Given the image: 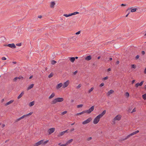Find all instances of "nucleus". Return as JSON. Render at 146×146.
I'll list each match as a JSON object with an SVG mask.
<instances>
[{"mask_svg":"<svg viewBox=\"0 0 146 146\" xmlns=\"http://www.w3.org/2000/svg\"><path fill=\"white\" fill-rule=\"evenodd\" d=\"M108 71H110L111 70V69L110 68H109L108 69Z\"/></svg>","mask_w":146,"mask_h":146,"instance_id":"nucleus-61","label":"nucleus"},{"mask_svg":"<svg viewBox=\"0 0 146 146\" xmlns=\"http://www.w3.org/2000/svg\"><path fill=\"white\" fill-rule=\"evenodd\" d=\"M57 102H60L63 101L64 99L62 98H56Z\"/></svg>","mask_w":146,"mask_h":146,"instance_id":"nucleus-13","label":"nucleus"},{"mask_svg":"<svg viewBox=\"0 0 146 146\" xmlns=\"http://www.w3.org/2000/svg\"><path fill=\"white\" fill-rule=\"evenodd\" d=\"M33 112H31L30 113H29L27 114H26V116H27L29 115H31V114H32L33 113Z\"/></svg>","mask_w":146,"mask_h":146,"instance_id":"nucleus-41","label":"nucleus"},{"mask_svg":"<svg viewBox=\"0 0 146 146\" xmlns=\"http://www.w3.org/2000/svg\"><path fill=\"white\" fill-rule=\"evenodd\" d=\"M34 86L33 84H32L28 86L27 88V90H29L33 88Z\"/></svg>","mask_w":146,"mask_h":146,"instance_id":"nucleus-17","label":"nucleus"},{"mask_svg":"<svg viewBox=\"0 0 146 146\" xmlns=\"http://www.w3.org/2000/svg\"><path fill=\"white\" fill-rule=\"evenodd\" d=\"M73 141V139H71L69 140L66 143V145L71 143Z\"/></svg>","mask_w":146,"mask_h":146,"instance_id":"nucleus-25","label":"nucleus"},{"mask_svg":"<svg viewBox=\"0 0 146 146\" xmlns=\"http://www.w3.org/2000/svg\"><path fill=\"white\" fill-rule=\"evenodd\" d=\"M27 117L26 115H23L21 117H20V119L23 118L24 117Z\"/></svg>","mask_w":146,"mask_h":146,"instance_id":"nucleus-37","label":"nucleus"},{"mask_svg":"<svg viewBox=\"0 0 146 146\" xmlns=\"http://www.w3.org/2000/svg\"><path fill=\"white\" fill-rule=\"evenodd\" d=\"M106 112V110H104L101 114L97 116V117L100 119V118L102 117L104 114H105Z\"/></svg>","mask_w":146,"mask_h":146,"instance_id":"nucleus-6","label":"nucleus"},{"mask_svg":"<svg viewBox=\"0 0 146 146\" xmlns=\"http://www.w3.org/2000/svg\"><path fill=\"white\" fill-rule=\"evenodd\" d=\"M55 130V128L54 127H52L49 129L48 130V133L50 135L53 133Z\"/></svg>","mask_w":146,"mask_h":146,"instance_id":"nucleus-5","label":"nucleus"},{"mask_svg":"<svg viewBox=\"0 0 146 146\" xmlns=\"http://www.w3.org/2000/svg\"><path fill=\"white\" fill-rule=\"evenodd\" d=\"M55 94L54 93H52L50 96L49 97V99H51L55 96Z\"/></svg>","mask_w":146,"mask_h":146,"instance_id":"nucleus-23","label":"nucleus"},{"mask_svg":"<svg viewBox=\"0 0 146 146\" xmlns=\"http://www.w3.org/2000/svg\"><path fill=\"white\" fill-rule=\"evenodd\" d=\"M56 63V62L54 60H52L51 61V63L52 64L54 65Z\"/></svg>","mask_w":146,"mask_h":146,"instance_id":"nucleus-31","label":"nucleus"},{"mask_svg":"<svg viewBox=\"0 0 146 146\" xmlns=\"http://www.w3.org/2000/svg\"><path fill=\"white\" fill-rule=\"evenodd\" d=\"M48 140H46L44 142L43 141L42 143L44 145L46 144L48 142Z\"/></svg>","mask_w":146,"mask_h":146,"instance_id":"nucleus-38","label":"nucleus"},{"mask_svg":"<svg viewBox=\"0 0 146 146\" xmlns=\"http://www.w3.org/2000/svg\"><path fill=\"white\" fill-rule=\"evenodd\" d=\"M18 79L17 78V77H15L13 80V81L14 82H16Z\"/></svg>","mask_w":146,"mask_h":146,"instance_id":"nucleus-39","label":"nucleus"},{"mask_svg":"<svg viewBox=\"0 0 146 146\" xmlns=\"http://www.w3.org/2000/svg\"><path fill=\"white\" fill-rule=\"evenodd\" d=\"M144 83V81H142L140 83H137L135 84V87L138 88L139 86H141Z\"/></svg>","mask_w":146,"mask_h":146,"instance_id":"nucleus-9","label":"nucleus"},{"mask_svg":"<svg viewBox=\"0 0 146 146\" xmlns=\"http://www.w3.org/2000/svg\"><path fill=\"white\" fill-rule=\"evenodd\" d=\"M69 82L68 80L67 81L65 82H64L62 86L63 88H65L67 87L69 85Z\"/></svg>","mask_w":146,"mask_h":146,"instance_id":"nucleus-8","label":"nucleus"},{"mask_svg":"<svg viewBox=\"0 0 146 146\" xmlns=\"http://www.w3.org/2000/svg\"><path fill=\"white\" fill-rule=\"evenodd\" d=\"M144 73L145 74H146V68H145V70H144Z\"/></svg>","mask_w":146,"mask_h":146,"instance_id":"nucleus-57","label":"nucleus"},{"mask_svg":"<svg viewBox=\"0 0 146 146\" xmlns=\"http://www.w3.org/2000/svg\"><path fill=\"white\" fill-rule=\"evenodd\" d=\"M55 5V3L54 1H52L51 2L50 7L51 8H53Z\"/></svg>","mask_w":146,"mask_h":146,"instance_id":"nucleus-20","label":"nucleus"},{"mask_svg":"<svg viewBox=\"0 0 146 146\" xmlns=\"http://www.w3.org/2000/svg\"><path fill=\"white\" fill-rule=\"evenodd\" d=\"M68 130H66V131H62L58 135V137H60V136H62L65 133L67 132Z\"/></svg>","mask_w":146,"mask_h":146,"instance_id":"nucleus-12","label":"nucleus"},{"mask_svg":"<svg viewBox=\"0 0 146 146\" xmlns=\"http://www.w3.org/2000/svg\"><path fill=\"white\" fill-rule=\"evenodd\" d=\"M126 5H127L126 4H122L121 5V6H126Z\"/></svg>","mask_w":146,"mask_h":146,"instance_id":"nucleus-53","label":"nucleus"},{"mask_svg":"<svg viewBox=\"0 0 146 146\" xmlns=\"http://www.w3.org/2000/svg\"><path fill=\"white\" fill-rule=\"evenodd\" d=\"M139 55H137V56H136L135 58V59H136V60H137V59L138 58H139Z\"/></svg>","mask_w":146,"mask_h":146,"instance_id":"nucleus-46","label":"nucleus"},{"mask_svg":"<svg viewBox=\"0 0 146 146\" xmlns=\"http://www.w3.org/2000/svg\"><path fill=\"white\" fill-rule=\"evenodd\" d=\"M131 68H136V66L134 64H132L131 65Z\"/></svg>","mask_w":146,"mask_h":146,"instance_id":"nucleus-40","label":"nucleus"},{"mask_svg":"<svg viewBox=\"0 0 146 146\" xmlns=\"http://www.w3.org/2000/svg\"><path fill=\"white\" fill-rule=\"evenodd\" d=\"M94 88L93 87H92L91 88V89H90L88 91V93H90L91 92H92L93 90H94Z\"/></svg>","mask_w":146,"mask_h":146,"instance_id":"nucleus-33","label":"nucleus"},{"mask_svg":"<svg viewBox=\"0 0 146 146\" xmlns=\"http://www.w3.org/2000/svg\"><path fill=\"white\" fill-rule=\"evenodd\" d=\"M83 106V104H80L77 106V108H81Z\"/></svg>","mask_w":146,"mask_h":146,"instance_id":"nucleus-35","label":"nucleus"},{"mask_svg":"<svg viewBox=\"0 0 146 146\" xmlns=\"http://www.w3.org/2000/svg\"><path fill=\"white\" fill-rule=\"evenodd\" d=\"M78 72V71L77 70H76V71H75L73 74L74 75H75V74H76Z\"/></svg>","mask_w":146,"mask_h":146,"instance_id":"nucleus-55","label":"nucleus"},{"mask_svg":"<svg viewBox=\"0 0 146 146\" xmlns=\"http://www.w3.org/2000/svg\"><path fill=\"white\" fill-rule=\"evenodd\" d=\"M100 119L96 116L94 119L93 123L94 124H97L99 121Z\"/></svg>","mask_w":146,"mask_h":146,"instance_id":"nucleus-7","label":"nucleus"},{"mask_svg":"<svg viewBox=\"0 0 146 146\" xmlns=\"http://www.w3.org/2000/svg\"><path fill=\"white\" fill-rule=\"evenodd\" d=\"M1 59L2 60H6V58L5 57H3L1 58Z\"/></svg>","mask_w":146,"mask_h":146,"instance_id":"nucleus-47","label":"nucleus"},{"mask_svg":"<svg viewBox=\"0 0 146 146\" xmlns=\"http://www.w3.org/2000/svg\"><path fill=\"white\" fill-rule=\"evenodd\" d=\"M135 111H136V110H135V109L134 108L133 109V110L131 112L132 113L133 112Z\"/></svg>","mask_w":146,"mask_h":146,"instance_id":"nucleus-58","label":"nucleus"},{"mask_svg":"<svg viewBox=\"0 0 146 146\" xmlns=\"http://www.w3.org/2000/svg\"><path fill=\"white\" fill-rule=\"evenodd\" d=\"M139 132V130H137L136 131L133 132L132 133L130 134V135H128L126 138H125L124 139V140L126 139L127 138L129 137L130 136L134 135L135 134L138 133V132Z\"/></svg>","mask_w":146,"mask_h":146,"instance_id":"nucleus-3","label":"nucleus"},{"mask_svg":"<svg viewBox=\"0 0 146 146\" xmlns=\"http://www.w3.org/2000/svg\"><path fill=\"white\" fill-rule=\"evenodd\" d=\"M119 63V61H117L116 62V64H118Z\"/></svg>","mask_w":146,"mask_h":146,"instance_id":"nucleus-59","label":"nucleus"},{"mask_svg":"<svg viewBox=\"0 0 146 146\" xmlns=\"http://www.w3.org/2000/svg\"><path fill=\"white\" fill-rule=\"evenodd\" d=\"M62 86H63L62 84L61 83L58 84L56 86L57 89H58L60 88V87H61Z\"/></svg>","mask_w":146,"mask_h":146,"instance_id":"nucleus-16","label":"nucleus"},{"mask_svg":"<svg viewBox=\"0 0 146 146\" xmlns=\"http://www.w3.org/2000/svg\"><path fill=\"white\" fill-rule=\"evenodd\" d=\"M24 94V92H21V93L20 94L19 96L17 97V98L18 99H19L21 98L23 95Z\"/></svg>","mask_w":146,"mask_h":146,"instance_id":"nucleus-18","label":"nucleus"},{"mask_svg":"<svg viewBox=\"0 0 146 146\" xmlns=\"http://www.w3.org/2000/svg\"><path fill=\"white\" fill-rule=\"evenodd\" d=\"M141 53L142 54L144 55L145 54V52L144 51H142L141 52Z\"/></svg>","mask_w":146,"mask_h":146,"instance_id":"nucleus-52","label":"nucleus"},{"mask_svg":"<svg viewBox=\"0 0 146 146\" xmlns=\"http://www.w3.org/2000/svg\"><path fill=\"white\" fill-rule=\"evenodd\" d=\"M14 100H10V101H9V102H7V103L5 104V106H7L10 104H11L13 102H14Z\"/></svg>","mask_w":146,"mask_h":146,"instance_id":"nucleus-15","label":"nucleus"},{"mask_svg":"<svg viewBox=\"0 0 146 146\" xmlns=\"http://www.w3.org/2000/svg\"><path fill=\"white\" fill-rule=\"evenodd\" d=\"M33 77V76H31L29 78L30 79H31Z\"/></svg>","mask_w":146,"mask_h":146,"instance_id":"nucleus-63","label":"nucleus"},{"mask_svg":"<svg viewBox=\"0 0 146 146\" xmlns=\"http://www.w3.org/2000/svg\"><path fill=\"white\" fill-rule=\"evenodd\" d=\"M16 45L18 46H20L21 45V43H17L16 44Z\"/></svg>","mask_w":146,"mask_h":146,"instance_id":"nucleus-45","label":"nucleus"},{"mask_svg":"<svg viewBox=\"0 0 146 146\" xmlns=\"http://www.w3.org/2000/svg\"><path fill=\"white\" fill-rule=\"evenodd\" d=\"M92 120L91 117H90L86 120L83 121L82 122V124L83 125H85L89 123Z\"/></svg>","mask_w":146,"mask_h":146,"instance_id":"nucleus-1","label":"nucleus"},{"mask_svg":"<svg viewBox=\"0 0 146 146\" xmlns=\"http://www.w3.org/2000/svg\"><path fill=\"white\" fill-rule=\"evenodd\" d=\"M66 144H62V145H60V146H66Z\"/></svg>","mask_w":146,"mask_h":146,"instance_id":"nucleus-54","label":"nucleus"},{"mask_svg":"<svg viewBox=\"0 0 146 146\" xmlns=\"http://www.w3.org/2000/svg\"><path fill=\"white\" fill-rule=\"evenodd\" d=\"M142 98H143V99L144 100H146V93L144 94H143L142 95Z\"/></svg>","mask_w":146,"mask_h":146,"instance_id":"nucleus-28","label":"nucleus"},{"mask_svg":"<svg viewBox=\"0 0 146 146\" xmlns=\"http://www.w3.org/2000/svg\"><path fill=\"white\" fill-rule=\"evenodd\" d=\"M79 13L77 12H74L73 13H71V16L72 15H75L77 14H78Z\"/></svg>","mask_w":146,"mask_h":146,"instance_id":"nucleus-32","label":"nucleus"},{"mask_svg":"<svg viewBox=\"0 0 146 146\" xmlns=\"http://www.w3.org/2000/svg\"><path fill=\"white\" fill-rule=\"evenodd\" d=\"M57 102V99L56 98L53 101L51 102V104H54L56 103Z\"/></svg>","mask_w":146,"mask_h":146,"instance_id":"nucleus-19","label":"nucleus"},{"mask_svg":"<svg viewBox=\"0 0 146 146\" xmlns=\"http://www.w3.org/2000/svg\"><path fill=\"white\" fill-rule=\"evenodd\" d=\"M125 96L127 97H129V93L127 92H126L125 94Z\"/></svg>","mask_w":146,"mask_h":146,"instance_id":"nucleus-36","label":"nucleus"},{"mask_svg":"<svg viewBox=\"0 0 146 146\" xmlns=\"http://www.w3.org/2000/svg\"><path fill=\"white\" fill-rule=\"evenodd\" d=\"M42 17L41 15H39L38 16V17L39 18H42Z\"/></svg>","mask_w":146,"mask_h":146,"instance_id":"nucleus-60","label":"nucleus"},{"mask_svg":"<svg viewBox=\"0 0 146 146\" xmlns=\"http://www.w3.org/2000/svg\"><path fill=\"white\" fill-rule=\"evenodd\" d=\"M44 141V140H42L40 141L37 142L34 144L33 145V146H38L42 144Z\"/></svg>","mask_w":146,"mask_h":146,"instance_id":"nucleus-4","label":"nucleus"},{"mask_svg":"<svg viewBox=\"0 0 146 146\" xmlns=\"http://www.w3.org/2000/svg\"><path fill=\"white\" fill-rule=\"evenodd\" d=\"M70 59L71 62H73L75 60V58L74 57H70Z\"/></svg>","mask_w":146,"mask_h":146,"instance_id":"nucleus-24","label":"nucleus"},{"mask_svg":"<svg viewBox=\"0 0 146 146\" xmlns=\"http://www.w3.org/2000/svg\"><path fill=\"white\" fill-rule=\"evenodd\" d=\"M135 80H133L132 81H131V83L132 84H133L134 83V82H135Z\"/></svg>","mask_w":146,"mask_h":146,"instance_id":"nucleus-56","label":"nucleus"},{"mask_svg":"<svg viewBox=\"0 0 146 146\" xmlns=\"http://www.w3.org/2000/svg\"><path fill=\"white\" fill-rule=\"evenodd\" d=\"M23 77L21 76H20L19 77H17V78L19 79L23 80Z\"/></svg>","mask_w":146,"mask_h":146,"instance_id":"nucleus-34","label":"nucleus"},{"mask_svg":"<svg viewBox=\"0 0 146 146\" xmlns=\"http://www.w3.org/2000/svg\"><path fill=\"white\" fill-rule=\"evenodd\" d=\"M104 85V83H101V84H100V87H102Z\"/></svg>","mask_w":146,"mask_h":146,"instance_id":"nucleus-43","label":"nucleus"},{"mask_svg":"<svg viewBox=\"0 0 146 146\" xmlns=\"http://www.w3.org/2000/svg\"><path fill=\"white\" fill-rule=\"evenodd\" d=\"M92 139V137H89L87 139V140L88 141H89L90 140H91Z\"/></svg>","mask_w":146,"mask_h":146,"instance_id":"nucleus-49","label":"nucleus"},{"mask_svg":"<svg viewBox=\"0 0 146 146\" xmlns=\"http://www.w3.org/2000/svg\"><path fill=\"white\" fill-rule=\"evenodd\" d=\"M54 75L52 73H51L48 76V77L49 78L52 77Z\"/></svg>","mask_w":146,"mask_h":146,"instance_id":"nucleus-29","label":"nucleus"},{"mask_svg":"<svg viewBox=\"0 0 146 146\" xmlns=\"http://www.w3.org/2000/svg\"><path fill=\"white\" fill-rule=\"evenodd\" d=\"M63 16H65V17H69V16H71V13L69 14L68 15L66 14H64L63 15Z\"/></svg>","mask_w":146,"mask_h":146,"instance_id":"nucleus-27","label":"nucleus"},{"mask_svg":"<svg viewBox=\"0 0 146 146\" xmlns=\"http://www.w3.org/2000/svg\"><path fill=\"white\" fill-rule=\"evenodd\" d=\"M85 113H86L85 110L83 111H82L81 112L77 113L76 115H81V114H83Z\"/></svg>","mask_w":146,"mask_h":146,"instance_id":"nucleus-22","label":"nucleus"},{"mask_svg":"<svg viewBox=\"0 0 146 146\" xmlns=\"http://www.w3.org/2000/svg\"><path fill=\"white\" fill-rule=\"evenodd\" d=\"M5 126V124H2V128H3V127H4Z\"/></svg>","mask_w":146,"mask_h":146,"instance_id":"nucleus-64","label":"nucleus"},{"mask_svg":"<svg viewBox=\"0 0 146 146\" xmlns=\"http://www.w3.org/2000/svg\"><path fill=\"white\" fill-rule=\"evenodd\" d=\"M74 128H72L70 130V131H74Z\"/></svg>","mask_w":146,"mask_h":146,"instance_id":"nucleus-62","label":"nucleus"},{"mask_svg":"<svg viewBox=\"0 0 146 146\" xmlns=\"http://www.w3.org/2000/svg\"><path fill=\"white\" fill-rule=\"evenodd\" d=\"M92 57L91 56L89 55L87 56L85 58V59L87 60H89L91 59Z\"/></svg>","mask_w":146,"mask_h":146,"instance_id":"nucleus-21","label":"nucleus"},{"mask_svg":"<svg viewBox=\"0 0 146 146\" xmlns=\"http://www.w3.org/2000/svg\"><path fill=\"white\" fill-rule=\"evenodd\" d=\"M108 76H106L103 79L104 80H107V79L108 78Z\"/></svg>","mask_w":146,"mask_h":146,"instance_id":"nucleus-50","label":"nucleus"},{"mask_svg":"<svg viewBox=\"0 0 146 146\" xmlns=\"http://www.w3.org/2000/svg\"><path fill=\"white\" fill-rule=\"evenodd\" d=\"M114 92V91L112 90H109L107 94L108 96L110 95L111 94L113 93Z\"/></svg>","mask_w":146,"mask_h":146,"instance_id":"nucleus-14","label":"nucleus"},{"mask_svg":"<svg viewBox=\"0 0 146 146\" xmlns=\"http://www.w3.org/2000/svg\"><path fill=\"white\" fill-rule=\"evenodd\" d=\"M80 33V31H79L78 32L76 33V35H78Z\"/></svg>","mask_w":146,"mask_h":146,"instance_id":"nucleus-48","label":"nucleus"},{"mask_svg":"<svg viewBox=\"0 0 146 146\" xmlns=\"http://www.w3.org/2000/svg\"><path fill=\"white\" fill-rule=\"evenodd\" d=\"M35 104L34 102L33 101L32 102H31L29 104V106H32L34 105Z\"/></svg>","mask_w":146,"mask_h":146,"instance_id":"nucleus-26","label":"nucleus"},{"mask_svg":"<svg viewBox=\"0 0 146 146\" xmlns=\"http://www.w3.org/2000/svg\"><path fill=\"white\" fill-rule=\"evenodd\" d=\"M7 46L12 48H15L16 46L14 43L8 44Z\"/></svg>","mask_w":146,"mask_h":146,"instance_id":"nucleus-10","label":"nucleus"},{"mask_svg":"<svg viewBox=\"0 0 146 146\" xmlns=\"http://www.w3.org/2000/svg\"><path fill=\"white\" fill-rule=\"evenodd\" d=\"M21 119L19 118L17 119L15 121V122H17L18 121H19V120H20Z\"/></svg>","mask_w":146,"mask_h":146,"instance_id":"nucleus-51","label":"nucleus"},{"mask_svg":"<svg viewBox=\"0 0 146 146\" xmlns=\"http://www.w3.org/2000/svg\"><path fill=\"white\" fill-rule=\"evenodd\" d=\"M67 112V111H65L63 112H62V115H64Z\"/></svg>","mask_w":146,"mask_h":146,"instance_id":"nucleus-44","label":"nucleus"},{"mask_svg":"<svg viewBox=\"0 0 146 146\" xmlns=\"http://www.w3.org/2000/svg\"><path fill=\"white\" fill-rule=\"evenodd\" d=\"M137 10V9L136 8H134L131 9V12H135L136 10Z\"/></svg>","mask_w":146,"mask_h":146,"instance_id":"nucleus-30","label":"nucleus"},{"mask_svg":"<svg viewBox=\"0 0 146 146\" xmlns=\"http://www.w3.org/2000/svg\"><path fill=\"white\" fill-rule=\"evenodd\" d=\"M121 118V116L119 115H117L114 118V120H120Z\"/></svg>","mask_w":146,"mask_h":146,"instance_id":"nucleus-11","label":"nucleus"},{"mask_svg":"<svg viewBox=\"0 0 146 146\" xmlns=\"http://www.w3.org/2000/svg\"><path fill=\"white\" fill-rule=\"evenodd\" d=\"M94 108V106H93L91 107L90 109H89L88 110H86V113H91L92 111H93Z\"/></svg>","mask_w":146,"mask_h":146,"instance_id":"nucleus-2","label":"nucleus"},{"mask_svg":"<svg viewBox=\"0 0 146 146\" xmlns=\"http://www.w3.org/2000/svg\"><path fill=\"white\" fill-rule=\"evenodd\" d=\"M82 86V85L81 84H79L78 86L77 87V88H80Z\"/></svg>","mask_w":146,"mask_h":146,"instance_id":"nucleus-42","label":"nucleus"}]
</instances>
